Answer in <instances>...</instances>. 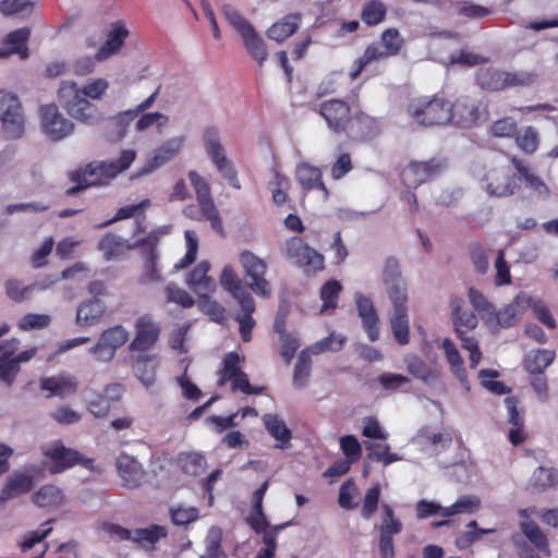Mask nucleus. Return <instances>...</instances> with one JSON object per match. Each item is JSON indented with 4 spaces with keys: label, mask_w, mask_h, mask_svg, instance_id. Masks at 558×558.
I'll return each mask as SVG.
<instances>
[{
    "label": "nucleus",
    "mask_w": 558,
    "mask_h": 558,
    "mask_svg": "<svg viewBox=\"0 0 558 558\" xmlns=\"http://www.w3.org/2000/svg\"><path fill=\"white\" fill-rule=\"evenodd\" d=\"M240 355L235 352H229L222 360V367L218 371V386H223L227 381L231 380L233 376L242 371L239 368Z\"/></svg>",
    "instance_id": "58"
},
{
    "label": "nucleus",
    "mask_w": 558,
    "mask_h": 558,
    "mask_svg": "<svg viewBox=\"0 0 558 558\" xmlns=\"http://www.w3.org/2000/svg\"><path fill=\"white\" fill-rule=\"evenodd\" d=\"M518 147L526 154H533L538 147V133L533 126H526L515 136Z\"/></svg>",
    "instance_id": "64"
},
{
    "label": "nucleus",
    "mask_w": 558,
    "mask_h": 558,
    "mask_svg": "<svg viewBox=\"0 0 558 558\" xmlns=\"http://www.w3.org/2000/svg\"><path fill=\"white\" fill-rule=\"evenodd\" d=\"M476 82L483 89L493 92L501 90L505 88L504 71L492 68H481L476 72Z\"/></svg>",
    "instance_id": "49"
},
{
    "label": "nucleus",
    "mask_w": 558,
    "mask_h": 558,
    "mask_svg": "<svg viewBox=\"0 0 558 558\" xmlns=\"http://www.w3.org/2000/svg\"><path fill=\"white\" fill-rule=\"evenodd\" d=\"M0 121L7 140H17L23 136L25 118L16 95L7 93L0 98Z\"/></svg>",
    "instance_id": "7"
},
{
    "label": "nucleus",
    "mask_w": 558,
    "mask_h": 558,
    "mask_svg": "<svg viewBox=\"0 0 558 558\" xmlns=\"http://www.w3.org/2000/svg\"><path fill=\"white\" fill-rule=\"evenodd\" d=\"M135 158L134 149H123L114 159L90 162L84 169L71 172L70 179L75 185L66 190V195L73 196L89 186L108 184L118 174L128 170Z\"/></svg>",
    "instance_id": "1"
},
{
    "label": "nucleus",
    "mask_w": 558,
    "mask_h": 558,
    "mask_svg": "<svg viewBox=\"0 0 558 558\" xmlns=\"http://www.w3.org/2000/svg\"><path fill=\"white\" fill-rule=\"evenodd\" d=\"M319 113L328 128L336 133L344 132L352 118L349 105L341 99L323 101L319 106Z\"/></svg>",
    "instance_id": "16"
},
{
    "label": "nucleus",
    "mask_w": 558,
    "mask_h": 558,
    "mask_svg": "<svg viewBox=\"0 0 558 558\" xmlns=\"http://www.w3.org/2000/svg\"><path fill=\"white\" fill-rule=\"evenodd\" d=\"M33 478L26 474L10 477L0 493V501H8L32 489Z\"/></svg>",
    "instance_id": "42"
},
{
    "label": "nucleus",
    "mask_w": 558,
    "mask_h": 558,
    "mask_svg": "<svg viewBox=\"0 0 558 558\" xmlns=\"http://www.w3.org/2000/svg\"><path fill=\"white\" fill-rule=\"evenodd\" d=\"M387 7L380 0L366 1L361 11V20L367 26H376L385 21Z\"/></svg>",
    "instance_id": "47"
},
{
    "label": "nucleus",
    "mask_w": 558,
    "mask_h": 558,
    "mask_svg": "<svg viewBox=\"0 0 558 558\" xmlns=\"http://www.w3.org/2000/svg\"><path fill=\"white\" fill-rule=\"evenodd\" d=\"M210 264L207 260H202L186 278V284L196 293L199 298H206L216 289L215 280L208 276Z\"/></svg>",
    "instance_id": "25"
},
{
    "label": "nucleus",
    "mask_w": 558,
    "mask_h": 558,
    "mask_svg": "<svg viewBox=\"0 0 558 558\" xmlns=\"http://www.w3.org/2000/svg\"><path fill=\"white\" fill-rule=\"evenodd\" d=\"M408 113L414 122L425 126L446 124L452 120L451 102L439 95L412 99Z\"/></svg>",
    "instance_id": "2"
},
{
    "label": "nucleus",
    "mask_w": 558,
    "mask_h": 558,
    "mask_svg": "<svg viewBox=\"0 0 558 558\" xmlns=\"http://www.w3.org/2000/svg\"><path fill=\"white\" fill-rule=\"evenodd\" d=\"M134 247L135 244L130 245L123 238L111 232L106 233L98 243V250L106 260L114 259Z\"/></svg>",
    "instance_id": "38"
},
{
    "label": "nucleus",
    "mask_w": 558,
    "mask_h": 558,
    "mask_svg": "<svg viewBox=\"0 0 558 558\" xmlns=\"http://www.w3.org/2000/svg\"><path fill=\"white\" fill-rule=\"evenodd\" d=\"M40 450L44 456L41 471L49 474L62 473L76 464L88 466L93 463L92 459L85 460L81 452L65 447L61 440L43 444Z\"/></svg>",
    "instance_id": "4"
},
{
    "label": "nucleus",
    "mask_w": 558,
    "mask_h": 558,
    "mask_svg": "<svg viewBox=\"0 0 558 558\" xmlns=\"http://www.w3.org/2000/svg\"><path fill=\"white\" fill-rule=\"evenodd\" d=\"M558 484V470L538 466L532 474L529 485L535 492H543Z\"/></svg>",
    "instance_id": "45"
},
{
    "label": "nucleus",
    "mask_w": 558,
    "mask_h": 558,
    "mask_svg": "<svg viewBox=\"0 0 558 558\" xmlns=\"http://www.w3.org/2000/svg\"><path fill=\"white\" fill-rule=\"evenodd\" d=\"M269 481H265L253 494L252 504H253V513L248 518V523L251 527L258 534L265 532V530L270 529L267 518L263 511V499L268 489Z\"/></svg>",
    "instance_id": "32"
},
{
    "label": "nucleus",
    "mask_w": 558,
    "mask_h": 558,
    "mask_svg": "<svg viewBox=\"0 0 558 558\" xmlns=\"http://www.w3.org/2000/svg\"><path fill=\"white\" fill-rule=\"evenodd\" d=\"M312 368V360L306 351H302L294 366L293 385L298 388H304L307 384Z\"/></svg>",
    "instance_id": "60"
},
{
    "label": "nucleus",
    "mask_w": 558,
    "mask_h": 558,
    "mask_svg": "<svg viewBox=\"0 0 558 558\" xmlns=\"http://www.w3.org/2000/svg\"><path fill=\"white\" fill-rule=\"evenodd\" d=\"M58 94L61 105L72 118L87 125L100 123L101 114L98 108L81 95L75 82H61Z\"/></svg>",
    "instance_id": "3"
},
{
    "label": "nucleus",
    "mask_w": 558,
    "mask_h": 558,
    "mask_svg": "<svg viewBox=\"0 0 558 558\" xmlns=\"http://www.w3.org/2000/svg\"><path fill=\"white\" fill-rule=\"evenodd\" d=\"M220 283L229 291L238 302H242L246 296H252L243 287L238 275L230 266H225L220 276Z\"/></svg>",
    "instance_id": "48"
},
{
    "label": "nucleus",
    "mask_w": 558,
    "mask_h": 558,
    "mask_svg": "<svg viewBox=\"0 0 558 558\" xmlns=\"http://www.w3.org/2000/svg\"><path fill=\"white\" fill-rule=\"evenodd\" d=\"M130 35L125 23L121 20L110 24V28L106 35L105 43L99 47L95 54V60L105 61L112 56L118 54L124 46Z\"/></svg>",
    "instance_id": "17"
},
{
    "label": "nucleus",
    "mask_w": 558,
    "mask_h": 558,
    "mask_svg": "<svg viewBox=\"0 0 558 558\" xmlns=\"http://www.w3.org/2000/svg\"><path fill=\"white\" fill-rule=\"evenodd\" d=\"M450 306L456 332L463 327L468 330L476 328L478 323L477 317L472 311L464 307V300L462 298L457 295L451 296Z\"/></svg>",
    "instance_id": "35"
},
{
    "label": "nucleus",
    "mask_w": 558,
    "mask_h": 558,
    "mask_svg": "<svg viewBox=\"0 0 558 558\" xmlns=\"http://www.w3.org/2000/svg\"><path fill=\"white\" fill-rule=\"evenodd\" d=\"M284 256L303 268L306 275H315L324 269V256L300 238L294 236L286 242Z\"/></svg>",
    "instance_id": "8"
},
{
    "label": "nucleus",
    "mask_w": 558,
    "mask_h": 558,
    "mask_svg": "<svg viewBox=\"0 0 558 558\" xmlns=\"http://www.w3.org/2000/svg\"><path fill=\"white\" fill-rule=\"evenodd\" d=\"M168 122L169 117L162 112H142L134 120V130L137 133H144L155 126L160 133Z\"/></svg>",
    "instance_id": "46"
},
{
    "label": "nucleus",
    "mask_w": 558,
    "mask_h": 558,
    "mask_svg": "<svg viewBox=\"0 0 558 558\" xmlns=\"http://www.w3.org/2000/svg\"><path fill=\"white\" fill-rule=\"evenodd\" d=\"M189 179L195 190L198 206H201L203 213L207 216V221L210 222V226L215 231L218 233H223L222 221L219 215V210L211 197L208 182L194 170L189 172Z\"/></svg>",
    "instance_id": "12"
},
{
    "label": "nucleus",
    "mask_w": 558,
    "mask_h": 558,
    "mask_svg": "<svg viewBox=\"0 0 558 558\" xmlns=\"http://www.w3.org/2000/svg\"><path fill=\"white\" fill-rule=\"evenodd\" d=\"M170 518L175 525H189L198 520L199 510L192 506L178 505L170 509Z\"/></svg>",
    "instance_id": "63"
},
{
    "label": "nucleus",
    "mask_w": 558,
    "mask_h": 558,
    "mask_svg": "<svg viewBox=\"0 0 558 558\" xmlns=\"http://www.w3.org/2000/svg\"><path fill=\"white\" fill-rule=\"evenodd\" d=\"M239 304L243 313L236 315L235 319L240 325L242 340L244 342H248L252 339V330L255 326V320L252 317V314L255 311V302L252 296H246Z\"/></svg>",
    "instance_id": "44"
},
{
    "label": "nucleus",
    "mask_w": 558,
    "mask_h": 558,
    "mask_svg": "<svg viewBox=\"0 0 558 558\" xmlns=\"http://www.w3.org/2000/svg\"><path fill=\"white\" fill-rule=\"evenodd\" d=\"M480 506L481 500L478 497L471 495L462 496L451 506L445 507L442 515L449 518L456 514L474 513L480 509Z\"/></svg>",
    "instance_id": "51"
},
{
    "label": "nucleus",
    "mask_w": 558,
    "mask_h": 558,
    "mask_svg": "<svg viewBox=\"0 0 558 558\" xmlns=\"http://www.w3.org/2000/svg\"><path fill=\"white\" fill-rule=\"evenodd\" d=\"M403 45L404 39L397 28L390 27L385 29L380 35L379 44L368 45L362 57L355 61L356 69L351 72V80L357 78L367 64L397 56Z\"/></svg>",
    "instance_id": "5"
},
{
    "label": "nucleus",
    "mask_w": 558,
    "mask_h": 558,
    "mask_svg": "<svg viewBox=\"0 0 558 558\" xmlns=\"http://www.w3.org/2000/svg\"><path fill=\"white\" fill-rule=\"evenodd\" d=\"M107 311L101 299H87L81 302L76 310V324L81 327L97 325Z\"/></svg>",
    "instance_id": "26"
},
{
    "label": "nucleus",
    "mask_w": 558,
    "mask_h": 558,
    "mask_svg": "<svg viewBox=\"0 0 558 558\" xmlns=\"http://www.w3.org/2000/svg\"><path fill=\"white\" fill-rule=\"evenodd\" d=\"M31 36V31L26 27H22L9 33L2 39V47H0V58H5L11 54L17 53L21 58H26L27 53V41Z\"/></svg>",
    "instance_id": "28"
},
{
    "label": "nucleus",
    "mask_w": 558,
    "mask_h": 558,
    "mask_svg": "<svg viewBox=\"0 0 558 558\" xmlns=\"http://www.w3.org/2000/svg\"><path fill=\"white\" fill-rule=\"evenodd\" d=\"M341 291V284L337 280L327 281L320 290L323 306L320 313L332 311L337 307L338 296Z\"/></svg>",
    "instance_id": "62"
},
{
    "label": "nucleus",
    "mask_w": 558,
    "mask_h": 558,
    "mask_svg": "<svg viewBox=\"0 0 558 558\" xmlns=\"http://www.w3.org/2000/svg\"><path fill=\"white\" fill-rule=\"evenodd\" d=\"M134 373L141 383L149 387L155 383L156 378V365L148 356H142L136 359L133 365Z\"/></svg>",
    "instance_id": "59"
},
{
    "label": "nucleus",
    "mask_w": 558,
    "mask_h": 558,
    "mask_svg": "<svg viewBox=\"0 0 558 558\" xmlns=\"http://www.w3.org/2000/svg\"><path fill=\"white\" fill-rule=\"evenodd\" d=\"M357 314L362 319V325L365 332L368 336V339L374 342L379 338V318L376 313L373 301L363 295L360 292H356L354 295Z\"/></svg>",
    "instance_id": "21"
},
{
    "label": "nucleus",
    "mask_w": 558,
    "mask_h": 558,
    "mask_svg": "<svg viewBox=\"0 0 558 558\" xmlns=\"http://www.w3.org/2000/svg\"><path fill=\"white\" fill-rule=\"evenodd\" d=\"M168 535L165 526L159 524H151L143 529L133 530V541L143 548H154L156 543Z\"/></svg>",
    "instance_id": "41"
},
{
    "label": "nucleus",
    "mask_w": 558,
    "mask_h": 558,
    "mask_svg": "<svg viewBox=\"0 0 558 558\" xmlns=\"http://www.w3.org/2000/svg\"><path fill=\"white\" fill-rule=\"evenodd\" d=\"M389 323L396 341L400 345L408 344L410 340L408 306L392 308L389 314Z\"/></svg>",
    "instance_id": "37"
},
{
    "label": "nucleus",
    "mask_w": 558,
    "mask_h": 558,
    "mask_svg": "<svg viewBox=\"0 0 558 558\" xmlns=\"http://www.w3.org/2000/svg\"><path fill=\"white\" fill-rule=\"evenodd\" d=\"M521 531L538 550L546 556H550L547 537L536 523L532 521L521 522Z\"/></svg>",
    "instance_id": "53"
},
{
    "label": "nucleus",
    "mask_w": 558,
    "mask_h": 558,
    "mask_svg": "<svg viewBox=\"0 0 558 558\" xmlns=\"http://www.w3.org/2000/svg\"><path fill=\"white\" fill-rule=\"evenodd\" d=\"M414 440L421 445L430 446L433 451L438 453L451 446L452 436L444 429L438 430L430 426H424L418 430Z\"/></svg>",
    "instance_id": "29"
},
{
    "label": "nucleus",
    "mask_w": 558,
    "mask_h": 558,
    "mask_svg": "<svg viewBox=\"0 0 558 558\" xmlns=\"http://www.w3.org/2000/svg\"><path fill=\"white\" fill-rule=\"evenodd\" d=\"M183 143V136L172 137L163 142L154 150L153 157L147 161L140 174L150 173L172 160L182 149Z\"/></svg>",
    "instance_id": "22"
},
{
    "label": "nucleus",
    "mask_w": 558,
    "mask_h": 558,
    "mask_svg": "<svg viewBox=\"0 0 558 558\" xmlns=\"http://www.w3.org/2000/svg\"><path fill=\"white\" fill-rule=\"evenodd\" d=\"M263 422L269 435L276 439V448L288 449L291 446L292 432L277 414H265Z\"/></svg>",
    "instance_id": "30"
},
{
    "label": "nucleus",
    "mask_w": 558,
    "mask_h": 558,
    "mask_svg": "<svg viewBox=\"0 0 558 558\" xmlns=\"http://www.w3.org/2000/svg\"><path fill=\"white\" fill-rule=\"evenodd\" d=\"M378 551L380 558H396L393 536L403 531V523L388 504L381 505V519L378 525Z\"/></svg>",
    "instance_id": "9"
},
{
    "label": "nucleus",
    "mask_w": 558,
    "mask_h": 558,
    "mask_svg": "<svg viewBox=\"0 0 558 558\" xmlns=\"http://www.w3.org/2000/svg\"><path fill=\"white\" fill-rule=\"evenodd\" d=\"M63 499V490L56 485H45L37 490V506L39 507H58Z\"/></svg>",
    "instance_id": "57"
},
{
    "label": "nucleus",
    "mask_w": 558,
    "mask_h": 558,
    "mask_svg": "<svg viewBox=\"0 0 558 558\" xmlns=\"http://www.w3.org/2000/svg\"><path fill=\"white\" fill-rule=\"evenodd\" d=\"M240 263L244 269L245 277L248 280L250 289L262 298H269L271 294L270 283L265 279L267 264L250 251H244L240 255Z\"/></svg>",
    "instance_id": "10"
},
{
    "label": "nucleus",
    "mask_w": 558,
    "mask_h": 558,
    "mask_svg": "<svg viewBox=\"0 0 558 558\" xmlns=\"http://www.w3.org/2000/svg\"><path fill=\"white\" fill-rule=\"evenodd\" d=\"M404 364L409 374L424 383H429L436 378L435 372L416 355L405 356Z\"/></svg>",
    "instance_id": "50"
},
{
    "label": "nucleus",
    "mask_w": 558,
    "mask_h": 558,
    "mask_svg": "<svg viewBox=\"0 0 558 558\" xmlns=\"http://www.w3.org/2000/svg\"><path fill=\"white\" fill-rule=\"evenodd\" d=\"M530 300L526 294H519L510 304L498 312L495 311L493 319L502 328L513 326L521 314V310L530 303Z\"/></svg>",
    "instance_id": "34"
},
{
    "label": "nucleus",
    "mask_w": 558,
    "mask_h": 558,
    "mask_svg": "<svg viewBox=\"0 0 558 558\" xmlns=\"http://www.w3.org/2000/svg\"><path fill=\"white\" fill-rule=\"evenodd\" d=\"M204 146L207 156L216 166L219 173L228 181V183L236 189H241L238 179V172L233 162L227 158L226 151L221 145L219 132L216 128H207L204 132Z\"/></svg>",
    "instance_id": "6"
},
{
    "label": "nucleus",
    "mask_w": 558,
    "mask_h": 558,
    "mask_svg": "<svg viewBox=\"0 0 558 558\" xmlns=\"http://www.w3.org/2000/svg\"><path fill=\"white\" fill-rule=\"evenodd\" d=\"M452 120L450 122L469 128L474 125L481 118L480 104L470 97H460L453 104Z\"/></svg>",
    "instance_id": "23"
},
{
    "label": "nucleus",
    "mask_w": 558,
    "mask_h": 558,
    "mask_svg": "<svg viewBox=\"0 0 558 558\" xmlns=\"http://www.w3.org/2000/svg\"><path fill=\"white\" fill-rule=\"evenodd\" d=\"M481 187L489 196L507 197L514 194L515 178L507 166H498L489 169L481 179Z\"/></svg>",
    "instance_id": "13"
},
{
    "label": "nucleus",
    "mask_w": 558,
    "mask_h": 558,
    "mask_svg": "<svg viewBox=\"0 0 558 558\" xmlns=\"http://www.w3.org/2000/svg\"><path fill=\"white\" fill-rule=\"evenodd\" d=\"M159 242V232L151 231L146 236L138 239L135 246H145L144 255V271L140 278L141 283L149 284L162 281L161 269L158 266L159 254L157 244Z\"/></svg>",
    "instance_id": "15"
},
{
    "label": "nucleus",
    "mask_w": 558,
    "mask_h": 558,
    "mask_svg": "<svg viewBox=\"0 0 558 558\" xmlns=\"http://www.w3.org/2000/svg\"><path fill=\"white\" fill-rule=\"evenodd\" d=\"M136 335L130 343L131 351H146L157 340L160 333L159 325L148 314L140 316L135 322Z\"/></svg>",
    "instance_id": "19"
},
{
    "label": "nucleus",
    "mask_w": 558,
    "mask_h": 558,
    "mask_svg": "<svg viewBox=\"0 0 558 558\" xmlns=\"http://www.w3.org/2000/svg\"><path fill=\"white\" fill-rule=\"evenodd\" d=\"M241 38L250 57L256 61L258 65H263L268 59V51L264 39L257 34L255 28Z\"/></svg>",
    "instance_id": "43"
},
{
    "label": "nucleus",
    "mask_w": 558,
    "mask_h": 558,
    "mask_svg": "<svg viewBox=\"0 0 558 558\" xmlns=\"http://www.w3.org/2000/svg\"><path fill=\"white\" fill-rule=\"evenodd\" d=\"M179 464L183 473L189 475H199L206 469L205 458L196 452L181 453Z\"/></svg>",
    "instance_id": "54"
},
{
    "label": "nucleus",
    "mask_w": 558,
    "mask_h": 558,
    "mask_svg": "<svg viewBox=\"0 0 558 558\" xmlns=\"http://www.w3.org/2000/svg\"><path fill=\"white\" fill-rule=\"evenodd\" d=\"M40 126L46 136L58 142L72 134L74 123L66 119L56 105L41 106Z\"/></svg>",
    "instance_id": "14"
},
{
    "label": "nucleus",
    "mask_w": 558,
    "mask_h": 558,
    "mask_svg": "<svg viewBox=\"0 0 558 558\" xmlns=\"http://www.w3.org/2000/svg\"><path fill=\"white\" fill-rule=\"evenodd\" d=\"M322 170L318 167L303 162L296 167V179L305 191L320 190L324 194V199L328 198L329 192L322 180Z\"/></svg>",
    "instance_id": "31"
},
{
    "label": "nucleus",
    "mask_w": 558,
    "mask_h": 558,
    "mask_svg": "<svg viewBox=\"0 0 558 558\" xmlns=\"http://www.w3.org/2000/svg\"><path fill=\"white\" fill-rule=\"evenodd\" d=\"M505 407L507 409V417L511 428L509 430V441L513 446L522 444L526 439L524 430V414L518 409V400L514 397H506Z\"/></svg>",
    "instance_id": "24"
},
{
    "label": "nucleus",
    "mask_w": 558,
    "mask_h": 558,
    "mask_svg": "<svg viewBox=\"0 0 558 558\" xmlns=\"http://www.w3.org/2000/svg\"><path fill=\"white\" fill-rule=\"evenodd\" d=\"M78 386L77 377L70 373H59L40 379V388L49 391L48 397H58L60 399L74 395Z\"/></svg>",
    "instance_id": "20"
},
{
    "label": "nucleus",
    "mask_w": 558,
    "mask_h": 558,
    "mask_svg": "<svg viewBox=\"0 0 558 558\" xmlns=\"http://www.w3.org/2000/svg\"><path fill=\"white\" fill-rule=\"evenodd\" d=\"M221 13L241 37L254 28V26L231 4H223L221 7Z\"/></svg>",
    "instance_id": "56"
},
{
    "label": "nucleus",
    "mask_w": 558,
    "mask_h": 558,
    "mask_svg": "<svg viewBox=\"0 0 558 558\" xmlns=\"http://www.w3.org/2000/svg\"><path fill=\"white\" fill-rule=\"evenodd\" d=\"M554 360L555 352L551 350H531L524 357V367L530 374H543Z\"/></svg>",
    "instance_id": "40"
},
{
    "label": "nucleus",
    "mask_w": 558,
    "mask_h": 558,
    "mask_svg": "<svg viewBox=\"0 0 558 558\" xmlns=\"http://www.w3.org/2000/svg\"><path fill=\"white\" fill-rule=\"evenodd\" d=\"M377 132L375 119L361 112L351 118L343 133H347L354 141H367L373 138Z\"/></svg>",
    "instance_id": "27"
},
{
    "label": "nucleus",
    "mask_w": 558,
    "mask_h": 558,
    "mask_svg": "<svg viewBox=\"0 0 558 558\" xmlns=\"http://www.w3.org/2000/svg\"><path fill=\"white\" fill-rule=\"evenodd\" d=\"M441 349L444 350L446 360L449 363L450 371L454 377L464 388L469 389L468 375L463 365L464 363L453 341L449 338H445L441 342Z\"/></svg>",
    "instance_id": "33"
},
{
    "label": "nucleus",
    "mask_w": 558,
    "mask_h": 558,
    "mask_svg": "<svg viewBox=\"0 0 558 558\" xmlns=\"http://www.w3.org/2000/svg\"><path fill=\"white\" fill-rule=\"evenodd\" d=\"M205 553L199 558H225L221 549V530L211 526L205 538Z\"/></svg>",
    "instance_id": "61"
},
{
    "label": "nucleus",
    "mask_w": 558,
    "mask_h": 558,
    "mask_svg": "<svg viewBox=\"0 0 558 558\" xmlns=\"http://www.w3.org/2000/svg\"><path fill=\"white\" fill-rule=\"evenodd\" d=\"M117 472L128 488H137L145 480L146 472L133 456L121 452L116 459Z\"/></svg>",
    "instance_id": "18"
},
{
    "label": "nucleus",
    "mask_w": 558,
    "mask_h": 558,
    "mask_svg": "<svg viewBox=\"0 0 558 558\" xmlns=\"http://www.w3.org/2000/svg\"><path fill=\"white\" fill-rule=\"evenodd\" d=\"M447 169L445 158H432L427 161H412L401 172V180L409 189H415L418 185L434 179Z\"/></svg>",
    "instance_id": "11"
},
{
    "label": "nucleus",
    "mask_w": 558,
    "mask_h": 558,
    "mask_svg": "<svg viewBox=\"0 0 558 558\" xmlns=\"http://www.w3.org/2000/svg\"><path fill=\"white\" fill-rule=\"evenodd\" d=\"M300 21V13L288 14L268 28L267 36L277 43H281L296 32Z\"/></svg>",
    "instance_id": "36"
},
{
    "label": "nucleus",
    "mask_w": 558,
    "mask_h": 558,
    "mask_svg": "<svg viewBox=\"0 0 558 558\" xmlns=\"http://www.w3.org/2000/svg\"><path fill=\"white\" fill-rule=\"evenodd\" d=\"M469 300L474 307V310L478 313L482 319L492 320L495 315V306L487 300V298L471 287L469 289Z\"/></svg>",
    "instance_id": "55"
},
{
    "label": "nucleus",
    "mask_w": 558,
    "mask_h": 558,
    "mask_svg": "<svg viewBox=\"0 0 558 558\" xmlns=\"http://www.w3.org/2000/svg\"><path fill=\"white\" fill-rule=\"evenodd\" d=\"M136 119V114L132 109H126L117 112L114 116L109 118L108 137L110 141L120 142L126 134L129 126Z\"/></svg>",
    "instance_id": "39"
},
{
    "label": "nucleus",
    "mask_w": 558,
    "mask_h": 558,
    "mask_svg": "<svg viewBox=\"0 0 558 558\" xmlns=\"http://www.w3.org/2000/svg\"><path fill=\"white\" fill-rule=\"evenodd\" d=\"M347 341L345 336L342 335H336L335 332H331L328 337L314 342L310 347H307L304 351L307 353L317 355L327 351L331 352H338L342 349Z\"/></svg>",
    "instance_id": "52"
}]
</instances>
